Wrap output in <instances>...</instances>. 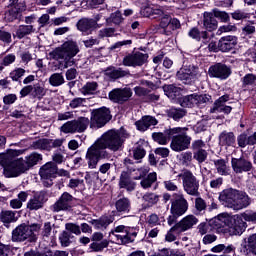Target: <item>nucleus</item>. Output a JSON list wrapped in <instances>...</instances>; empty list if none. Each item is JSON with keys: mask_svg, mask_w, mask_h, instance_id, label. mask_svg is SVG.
<instances>
[{"mask_svg": "<svg viewBox=\"0 0 256 256\" xmlns=\"http://www.w3.org/2000/svg\"><path fill=\"white\" fill-rule=\"evenodd\" d=\"M147 59H149V55L136 52L126 55L122 63L125 67H141L147 63Z\"/></svg>", "mask_w": 256, "mask_h": 256, "instance_id": "nucleus-20", "label": "nucleus"}, {"mask_svg": "<svg viewBox=\"0 0 256 256\" xmlns=\"http://www.w3.org/2000/svg\"><path fill=\"white\" fill-rule=\"evenodd\" d=\"M89 123V118L79 117L78 119L70 120L64 123L60 127V131L65 134L85 133L87 127H89Z\"/></svg>", "mask_w": 256, "mask_h": 256, "instance_id": "nucleus-9", "label": "nucleus"}, {"mask_svg": "<svg viewBox=\"0 0 256 256\" xmlns=\"http://www.w3.org/2000/svg\"><path fill=\"white\" fill-rule=\"evenodd\" d=\"M219 201L224 207L232 209L233 211H241L251 205V197H249V194L235 188H226L221 191Z\"/></svg>", "mask_w": 256, "mask_h": 256, "instance_id": "nucleus-3", "label": "nucleus"}, {"mask_svg": "<svg viewBox=\"0 0 256 256\" xmlns=\"http://www.w3.org/2000/svg\"><path fill=\"white\" fill-rule=\"evenodd\" d=\"M209 229H211V225H209V223L201 222L197 226V233L200 235V237H203V235H207V233H209Z\"/></svg>", "mask_w": 256, "mask_h": 256, "instance_id": "nucleus-57", "label": "nucleus"}, {"mask_svg": "<svg viewBox=\"0 0 256 256\" xmlns=\"http://www.w3.org/2000/svg\"><path fill=\"white\" fill-rule=\"evenodd\" d=\"M211 95L209 94H196V107H201L205 103L211 102Z\"/></svg>", "mask_w": 256, "mask_h": 256, "instance_id": "nucleus-53", "label": "nucleus"}, {"mask_svg": "<svg viewBox=\"0 0 256 256\" xmlns=\"http://www.w3.org/2000/svg\"><path fill=\"white\" fill-rule=\"evenodd\" d=\"M111 117V111L106 107H102L92 111L91 123L98 128L105 127L111 121Z\"/></svg>", "mask_w": 256, "mask_h": 256, "instance_id": "nucleus-12", "label": "nucleus"}, {"mask_svg": "<svg viewBox=\"0 0 256 256\" xmlns=\"http://www.w3.org/2000/svg\"><path fill=\"white\" fill-rule=\"evenodd\" d=\"M231 167L236 175H242V173H249V171L253 170V163L245 156H242L240 158H232Z\"/></svg>", "mask_w": 256, "mask_h": 256, "instance_id": "nucleus-19", "label": "nucleus"}, {"mask_svg": "<svg viewBox=\"0 0 256 256\" xmlns=\"http://www.w3.org/2000/svg\"><path fill=\"white\" fill-rule=\"evenodd\" d=\"M86 101L87 100L85 98L81 97L73 98L69 103V107L70 109H79V107H83L85 105Z\"/></svg>", "mask_w": 256, "mask_h": 256, "instance_id": "nucleus-55", "label": "nucleus"}, {"mask_svg": "<svg viewBox=\"0 0 256 256\" xmlns=\"http://www.w3.org/2000/svg\"><path fill=\"white\" fill-rule=\"evenodd\" d=\"M76 27L78 31H81V33H85V35H89L92 29H95V21H93V19L91 18H81L77 22Z\"/></svg>", "mask_w": 256, "mask_h": 256, "instance_id": "nucleus-30", "label": "nucleus"}, {"mask_svg": "<svg viewBox=\"0 0 256 256\" xmlns=\"http://www.w3.org/2000/svg\"><path fill=\"white\" fill-rule=\"evenodd\" d=\"M106 23H114V25H121L123 23V15L120 11H116L106 19Z\"/></svg>", "mask_w": 256, "mask_h": 256, "instance_id": "nucleus-48", "label": "nucleus"}, {"mask_svg": "<svg viewBox=\"0 0 256 256\" xmlns=\"http://www.w3.org/2000/svg\"><path fill=\"white\" fill-rule=\"evenodd\" d=\"M133 157L136 161H139L147 155V150H145V145L138 144L132 149Z\"/></svg>", "mask_w": 256, "mask_h": 256, "instance_id": "nucleus-44", "label": "nucleus"}, {"mask_svg": "<svg viewBox=\"0 0 256 256\" xmlns=\"http://www.w3.org/2000/svg\"><path fill=\"white\" fill-rule=\"evenodd\" d=\"M193 158L198 161V163H205L207 161V150L194 151Z\"/></svg>", "mask_w": 256, "mask_h": 256, "instance_id": "nucleus-56", "label": "nucleus"}, {"mask_svg": "<svg viewBox=\"0 0 256 256\" xmlns=\"http://www.w3.org/2000/svg\"><path fill=\"white\" fill-rule=\"evenodd\" d=\"M142 199L146 202L149 203V205H157L159 203V195L155 193L148 192L146 193Z\"/></svg>", "mask_w": 256, "mask_h": 256, "instance_id": "nucleus-51", "label": "nucleus"}, {"mask_svg": "<svg viewBox=\"0 0 256 256\" xmlns=\"http://www.w3.org/2000/svg\"><path fill=\"white\" fill-rule=\"evenodd\" d=\"M15 215V212L11 210H2L0 213V221L5 227H9L10 223H15V221H17V217H15Z\"/></svg>", "mask_w": 256, "mask_h": 256, "instance_id": "nucleus-36", "label": "nucleus"}, {"mask_svg": "<svg viewBox=\"0 0 256 256\" xmlns=\"http://www.w3.org/2000/svg\"><path fill=\"white\" fill-rule=\"evenodd\" d=\"M115 207L118 213H129L131 211V200L126 197L120 198L116 201Z\"/></svg>", "mask_w": 256, "mask_h": 256, "instance_id": "nucleus-34", "label": "nucleus"}, {"mask_svg": "<svg viewBox=\"0 0 256 256\" xmlns=\"http://www.w3.org/2000/svg\"><path fill=\"white\" fill-rule=\"evenodd\" d=\"M173 135V128L167 129L164 132H154L152 133V139L159 143V145H167L171 141V136Z\"/></svg>", "mask_w": 256, "mask_h": 256, "instance_id": "nucleus-28", "label": "nucleus"}, {"mask_svg": "<svg viewBox=\"0 0 256 256\" xmlns=\"http://www.w3.org/2000/svg\"><path fill=\"white\" fill-rule=\"evenodd\" d=\"M127 139H129V133L123 128L104 133L86 152L85 159L88 168L97 169V165L102 159H109L107 149L114 152L121 151Z\"/></svg>", "mask_w": 256, "mask_h": 256, "instance_id": "nucleus-1", "label": "nucleus"}, {"mask_svg": "<svg viewBox=\"0 0 256 256\" xmlns=\"http://www.w3.org/2000/svg\"><path fill=\"white\" fill-rule=\"evenodd\" d=\"M25 150H8L6 154L0 155V165L4 169L5 177H19L26 171H29L31 167H35L39 161H43V155L37 152H32L26 156L25 159L17 158L19 155H23Z\"/></svg>", "mask_w": 256, "mask_h": 256, "instance_id": "nucleus-2", "label": "nucleus"}, {"mask_svg": "<svg viewBox=\"0 0 256 256\" xmlns=\"http://www.w3.org/2000/svg\"><path fill=\"white\" fill-rule=\"evenodd\" d=\"M47 201H49L47 191L41 190L35 192L33 197H31L27 202V209H29V211H39V209H43V207H45Z\"/></svg>", "mask_w": 256, "mask_h": 256, "instance_id": "nucleus-14", "label": "nucleus"}, {"mask_svg": "<svg viewBox=\"0 0 256 256\" xmlns=\"http://www.w3.org/2000/svg\"><path fill=\"white\" fill-rule=\"evenodd\" d=\"M63 143H65V139L63 138H42L32 142L31 147H33L34 149H39L40 151H51L52 149H57L58 147H61Z\"/></svg>", "mask_w": 256, "mask_h": 256, "instance_id": "nucleus-13", "label": "nucleus"}, {"mask_svg": "<svg viewBox=\"0 0 256 256\" xmlns=\"http://www.w3.org/2000/svg\"><path fill=\"white\" fill-rule=\"evenodd\" d=\"M243 87H256V75L248 73L242 78Z\"/></svg>", "mask_w": 256, "mask_h": 256, "instance_id": "nucleus-46", "label": "nucleus"}, {"mask_svg": "<svg viewBox=\"0 0 256 256\" xmlns=\"http://www.w3.org/2000/svg\"><path fill=\"white\" fill-rule=\"evenodd\" d=\"M247 247L250 253H253V255H256V234H252L248 237Z\"/></svg>", "mask_w": 256, "mask_h": 256, "instance_id": "nucleus-58", "label": "nucleus"}, {"mask_svg": "<svg viewBox=\"0 0 256 256\" xmlns=\"http://www.w3.org/2000/svg\"><path fill=\"white\" fill-rule=\"evenodd\" d=\"M181 107H189L190 109L197 107V93L184 96L181 100Z\"/></svg>", "mask_w": 256, "mask_h": 256, "instance_id": "nucleus-41", "label": "nucleus"}, {"mask_svg": "<svg viewBox=\"0 0 256 256\" xmlns=\"http://www.w3.org/2000/svg\"><path fill=\"white\" fill-rule=\"evenodd\" d=\"M171 207L170 213L171 215H178L183 217L189 210V202L185 199V195L182 193H174L173 198L170 200Z\"/></svg>", "mask_w": 256, "mask_h": 256, "instance_id": "nucleus-10", "label": "nucleus"}, {"mask_svg": "<svg viewBox=\"0 0 256 256\" xmlns=\"http://www.w3.org/2000/svg\"><path fill=\"white\" fill-rule=\"evenodd\" d=\"M108 97L113 103L123 105V103H127L133 97V91L127 87L116 88L109 92Z\"/></svg>", "mask_w": 256, "mask_h": 256, "instance_id": "nucleus-15", "label": "nucleus"}, {"mask_svg": "<svg viewBox=\"0 0 256 256\" xmlns=\"http://www.w3.org/2000/svg\"><path fill=\"white\" fill-rule=\"evenodd\" d=\"M11 34L8 31L0 30V42L4 43L5 45H9L11 43Z\"/></svg>", "mask_w": 256, "mask_h": 256, "instance_id": "nucleus-61", "label": "nucleus"}, {"mask_svg": "<svg viewBox=\"0 0 256 256\" xmlns=\"http://www.w3.org/2000/svg\"><path fill=\"white\" fill-rule=\"evenodd\" d=\"M139 230L137 228L127 227L125 225L117 226L111 231V235L115 237V240L119 245H127V243H133L135 237H137Z\"/></svg>", "mask_w": 256, "mask_h": 256, "instance_id": "nucleus-7", "label": "nucleus"}, {"mask_svg": "<svg viewBox=\"0 0 256 256\" xmlns=\"http://www.w3.org/2000/svg\"><path fill=\"white\" fill-rule=\"evenodd\" d=\"M231 96L229 94H225L215 100L213 107L210 109V113H223L224 115H229L231 111H233V107L231 105H227Z\"/></svg>", "mask_w": 256, "mask_h": 256, "instance_id": "nucleus-21", "label": "nucleus"}, {"mask_svg": "<svg viewBox=\"0 0 256 256\" xmlns=\"http://www.w3.org/2000/svg\"><path fill=\"white\" fill-rule=\"evenodd\" d=\"M166 191H178L179 187L173 182V180H166L163 182Z\"/></svg>", "mask_w": 256, "mask_h": 256, "instance_id": "nucleus-63", "label": "nucleus"}, {"mask_svg": "<svg viewBox=\"0 0 256 256\" xmlns=\"http://www.w3.org/2000/svg\"><path fill=\"white\" fill-rule=\"evenodd\" d=\"M215 169L219 175H229V167L227 166V161L225 159L213 160Z\"/></svg>", "mask_w": 256, "mask_h": 256, "instance_id": "nucleus-38", "label": "nucleus"}, {"mask_svg": "<svg viewBox=\"0 0 256 256\" xmlns=\"http://www.w3.org/2000/svg\"><path fill=\"white\" fill-rule=\"evenodd\" d=\"M203 23L207 31H215V29H217V18L213 13H209V12L204 13Z\"/></svg>", "mask_w": 256, "mask_h": 256, "instance_id": "nucleus-33", "label": "nucleus"}, {"mask_svg": "<svg viewBox=\"0 0 256 256\" xmlns=\"http://www.w3.org/2000/svg\"><path fill=\"white\" fill-rule=\"evenodd\" d=\"M41 179H55L57 177V164L47 162L40 168Z\"/></svg>", "mask_w": 256, "mask_h": 256, "instance_id": "nucleus-25", "label": "nucleus"}, {"mask_svg": "<svg viewBox=\"0 0 256 256\" xmlns=\"http://www.w3.org/2000/svg\"><path fill=\"white\" fill-rule=\"evenodd\" d=\"M97 89H99V84L95 81L87 82L82 88V95H95L97 93Z\"/></svg>", "mask_w": 256, "mask_h": 256, "instance_id": "nucleus-42", "label": "nucleus"}, {"mask_svg": "<svg viewBox=\"0 0 256 256\" xmlns=\"http://www.w3.org/2000/svg\"><path fill=\"white\" fill-rule=\"evenodd\" d=\"M79 51V44L73 40H68L60 47L55 48L50 55L55 61H62L59 63L60 69H68V67L75 65V57Z\"/></svg>", "mask_w": 256, "mask_h": 256, "instance_id": "nucleus-4", "label": "nucleus"}, {"mask_svg": "<svg viewBox=\"0 0 256 256\" xmlns=\"http://www.w3.org/2000/svg\"><path fill=\"white\" fill-rule=\"evenodd\" d=\"M49 83L52 87H61L65 83V77L62 73H54L50 76Z\"/></svg>", "mask_w": 256, "mask_h": 256, "instance_id": "nucleus-43", "label": "nucleus"}, {"mask_svg": "<svg viewBox=\"0 0 256 256\" xmlns=\"http://www.w3.org/2000/svg\"><path fill=\"white\" fill-rule=\"evenodd\" d=\"M242 220L247 221L249 223H256V212L251 210H246L245 212L240 214Z\"/></svg>", "mask_w": 256, "mask_h": 256, "instance_id": "nucleus-52", "label": "nucleus"}, {"mask_svg": "<svg viewBox=\"0 0 256 256\" xmlns=\"http://www.w3.org/2000/svg\"><path fill=\"white\" fill-rule=\"evenodd\" d=\"M103 233L96 232L92 235L93 243L90 244V248L93 249L96 253L103 251L109 247V240L103 239Z\"/></svg>", "mask_w": 256, "mask_h": 256, "instance_id": "nucleus-24", "label": "nucleus"}, {"mask_svg": "<svg viewBox=\"0 0 256 256\" xmlns=\"http://www.w3.org/2000/svg\"><path fill=\"white\" fill-rule=\"evenodd\" d=\"M178 177L182 178L183 189L187 195L199 197V180L193 175V172L186 170Z\"/></svg>", "mask_w": 256, "mask_h": 256, "instance_id": "nucleus-8", "label": "nucleus"}, {"mask_svg": "<svg viewBox=\"0 0 256 256\" xmlns=\"http://www.w3.org/2000/svg\"><path fill=\"white\" fill-rule=\"evenodd\" d=\"M31 33H35L33 25H20L16 31V37L23 39V37H27V35H31Z\"/></svg>", "mask_w": 256, "mask_h": 256, "instance_id": "nucleus-40", "label": "nucleus"}, {"mask_svg": "<svg viewBox=\"0 0 256 256\" xmlns=\"http://www.w3.org/2000/svg\"><path fill=\"white\" fill-rule=\"evenodd\" d=\"M134 93L135 95H137V97H147V95H149V93H151V90L142 87V86H136L134 88Z\"/></svg>", "mask_w": 256, "mask_h": 256, "instance_id": "nucleus-60", "label": "nucleus"}, {"mask_svg": "<svg viewBox=\"0 0 256 256\" xmlns=\"http://www.w3.org/2000/svg\"><path fill=\"white\" fill-rule=\"evenodd\" d=\"M157 181V173L151 172L146 177L142 178L140 185L142 189H151L153 184Z\"/></svg>", "mask_w": 256, "mask_h": 256, "instance_id": "nucleus-39", "label": "nucleus"}, {"mask_svg": "<svg viewBox=\"0 0 256 256\" xmlns=\"http://www.w3.org/2000/svg\"><path fill=\"white\" fill-rule=\"evenodd\" d=\"M66 230L70 231V233H74V235H79L81 233V227L77 224L67 223Z\"/></svg>", "mask_w": 256, "mask_h": 256, "instance_id": "nucleus-62", "label": "nucleus"}, {"mask_svg": "<svg viewBox=\"0 0 256 256\" xmlns=\"http://www.w3.org/2000/svg\"><path fill=\"white\" fill-rule=\"evenodd\" d=\"M75 197L69 194V192H64L58 198V200L50 207V210L53 213H60V211H71L73 207V201Z\"/></svg>", "mask_w": 256, "mask_h": 256, "instance_id": "nucleus-11", "label": "nucleus"}, {"mask_svg": "<svg viewBox=\"0 0 256 256\" xmlns=\"http://www.w3.org/2000/svg\"><path fill=\"white\" fill-rule=\"evenodd\" d=\"M180 161L182 162V165H190L193 161V153L183 152L180 154Z\"/></svg>", "mask_w": 256, "mask_h": 256, "instance_id": "nucleus-59", "label": "nucleus"}, {"mask_svg": "<svg viewBox=\"0 0 256 256\" xmlns=\"http://www.w3.org/2000/svg\"><path fill=\"white\" fill-rule=\"evenodd\" d=\"M131 173L128 171H123L119 178L120 189H126L127 191H135L136 183L131 179Z\"/></svg>", "mask_w": 256, "mask_h": 256, "instance_id": "nucleus-26", "label": "nucleus"}, {"mask_svg": "<svg viewBox=\"0 0 256 256\" xmlns=\"http://www.w3.org/2000/svg\"><path fill=\"white\" fill-rule=\"evenodd\" d=\"M115 28H103L99 31V37H113Z\"/></svg>", "mask_w": 256, "mask_h": 256, "instance_id": "nucleus-64", "label": "nucleus"}, {"mask_svg": "<svg viewBox=\"0 0 256 256\" xmlns=\"http://www.w3.org/2000/svg\"><path fill=\"white\" fill-rule=\"evenodd\" d=\"M26 71L23 68H15L10 72L9 77L12 81H19L25 75Z\"/></svg>", "mask_w": 256, "mask_h": 256, "instance_id": "nucleus-54", "label": "nucleus"}, {"mask_svg": "<svg viewBox=\"0 0 256 256\" xmlns=\"http://www.w3.org/2000/svg\"><path fill=\"white\" fill-rule=\"evenodd\" d=\"M189 128L187 127H174L172 128V136L170 148L176 153H181V151H187L191 146V136H188L187 132Z\"/></svg>", "mask_w": 256, "mask_h": 256, "instance_id": "nucleus-5", "label": "nucleus"}, {"mask_svg": "<svg viewBox=\"0 0 256 256\" xmlns=\"http://www.w3.org/2000/svg\"><path fill=\"white\" fill-rule=\"evenodd\" d=\"M31 237H33L31 227L25 223L20 224L12 231L13 243H23V241H27V239L31 243Z\"/></svg>", "mask_w": 256, "mask_h": 256, "instance_id": "nucleus-18", "label": "nucleus"}, {"mask_svg": "<svg viewBox=\"0 0 256 256\" xmlns=\"http://www.w3.org/2000/svg\"><path fill=\"white\" fill-rule=\"evenodd\" d=\"M46 93L47 91H45V88L41 84L32 85V97L34 99H41L45 97Z\"/></svg>", "mask_w": 256, "mask_h": 256, "instance_id": "nucleus-45", "label": "nucleus"}, {"mask_svg": "<svg viewBox=\"0 0 256 256\" xmlns=\"http://www.w3.org/2000/svg\"><path fill=\"white\" fill-rule=\"evenodd\" d=\"M214 223H216V227L217 225H221V223H225L228 226V233L231 236L243 235L245 229H247V222L243 221V218L239 214L233 215L230 218L218 216L214 220Z\"/></svg>", "mask_w": 256, "mask_h": 256, "instance_id": "nucleus-6", "label": "nucleus"}, {"mask_svg": "<svg viewBox=\"0 0 256 256\" xmlns=\"http://www.w3.org/2000/svg\"><path fill=\"white\" fill-rule=\"evenodd\" d=\"M11 5H13V7L5 14V19L9 22L19 19L21 11H25V3L19 2V0H11Z\"/></svg>", "mask_w": 256, "mask_h": 256, "instance_id": "nucleus-22", "label": "nucleus"}, {"mask_svg": "<svg viewBox=\"0 0 256 256\" xmlns=\"http://www.w3.org/2000/svg\"><path fill=\"white\" fill-rule=\"evenodd\" d=\"M105 75L109 79H112V81H116V79L127 77V75H129V71L123 70V68L108 67L105 70Z\"/></svg>", "mask_w": 256, "mask_h": 256, "instance_id": "nucleus-31", "label": "nucleus"}, {"mask_svg": "<svg viewBox=\"0 0 256 256\" xmlns=\"http://www.w3.org/2000/svg\"><path fill=\"white\" fill-rule=\"evenodd\" d=\"M208 75L214 79L225 81L231 76V68L223 63H217L209 67Z\"/></svg>", "mask_w": 256, "mask_h": 256, "instance_id": "nucleus-17", "label": "nucleus"}, {"mask_svg": "<svg viewBox=\"0 0 256 256\" xmlns=\"http://www.w3.org/2000/svg\"><path fill=\"white\" fill-rule=\"evenodd\" d=\"M159 121L153 116H143L141 120L136 122L138 131H147L149 127H155Z\"/></svg>", "mask_w": 256, "mask_h": 256, "instance_id": "nucleus-29", "label": "nucleus"}, {"mask_svg": "<svg viewBox=\"0 0 256 256\" xmlns=\"http://www.w3.org/2000/svg\"><path fill=\"white\" fill-rule=\"evenodd\" d=\"M199 75V68L195 66H184L176 74L177 79L185 85H191Z\"/></svg>", "mask_w": 256, "mask_h": 256, "instance_id": "nucleus-16", "label": "nucleus"}, {"mask_svg": "<svg viewBox=\"0 0 256 256\" xmlns=\"http://www.w3.org/2000/svg\"><path fill=\"white\" fill-rule=\"evenodd\" d=\"M175 233H181V231H179V228H177L176 224L165 235V241H167L168 243H173V241H176L177 236L175 235Z\"/></svg>", "mask_w": 256, "mask_h": 256, "instance_id": "nucleus-50", "label": "nucleus"}, {"mask_svg": "<svg viewBox=\"0 0 256 256\" xmlns=\"http://www.w3.org/2000/svg\"><path fill=\"white\" fill-rule=\"evenodd\" d=\"M237 45V37L235 36H224L218 41V47L220 51L223 53H227V51H231V49H235Z\"/></svg>", "mask_w": 256, "mask_h": 256, "instance_id": "nucleus-27", "label": "nucleus"}, {"mask_svg": "<svg viewBox=\"0 0 256 256\" xmlns=\"http://www.w3.org/2000/svg\"><path fill=\"white\" fill-rule=\"evenodd\" d=\"M189 37L195 39L196 41H201V39L207 40V32H200L197 28H192L189 33Z\"/></svg>", "mask_w": 256, "mask_h": 256, "instance_id": "nucleus-47", "label": "nucleus"}, {"mask_svg": "<svg viewBox=\"0 0 256 256\" xmlns=\"http://www.w3.org/2000/svg\"><path fill=\"white\" fill-rule=\"evenodd\" d=\"M199 223V219L195 217V215H187L182 220L177 222L176 228L180 231V233H185V231H189V229H193L195 225Z\"/></svg>", "mask_w": 256, "mask_h": 256, "instance_id": "nucleus-23", "label": "nucleus"}, {"mask_svg": "<svg viewBox=\"0 0 256 256\" xmlns=\"http://www.w3.org/2000/svg\"><path fill=\"white\" fill-rule=\"evenodd\" d=\"M115 221V218L113 216H101L99 219H93L91 220V225L95 227V229H106Z\"/></svg>", "mask_w": 256, "mask_h": 256, "instance_id": "nucleus-32", "label": "nucleus"}, {"mask_svg": "<svg viewBox=\"0 0 256 256\" xmlns=\"http://www.w3.org/2000/svg\"><path fill=\"white\" fill-rule=\"evenodd\" d=\"M195 209L196 213L201 215L202 213H205V209H207V202L201 197H198L195 199Z\"/></svg>", "mask_w": 256, "mask_h": 256, "instance_id": "nucleus-49", "label": "nucleus"}, {"mask_svg": "<svg viewBox=\"0 0 256 256\" xmlns=\"http://www.w3.org/2000/svg\"><path fill=\"white\" fill-rule=\"evenodd\" d=\"M167 115L174 121H180V119H183V117L187 115V110L183 108L172 107L167 111Z\"/></svg>", "mask_w": 256, "mask_h": 256, "instance_id": "nucleus-37", "label": "nucleus"}, {"mask_svg": "<svg viewBox=\"0 0 256 256\" xmlns=\"http://www.w3.org/2000/svg\"><path fill=\"white\" fill-rule=\"evenodd\" d=\"M219 141H220V145L233 147V145H235V134L233 132L223 131L219 135Z\"/></svg>", "mask_w": 256, "mask_h": 256, "instance_id": "nucleus-35", "label": "nucleus"}]
</instances>
